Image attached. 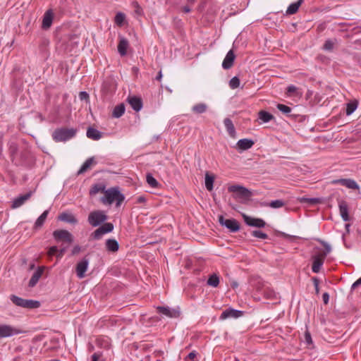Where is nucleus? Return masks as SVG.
<instances>
[{"label": "nucleus", "mask_w": 361, "mask_h": 361, "mask_svg": "<svg viewBox=\"0 0 361 361\" xmlns=\"http://www.w3.org/2000/svg\"><path fill=\"white\" fill-rule=\"evenodd\" d=\"M114 230V225L113 224L108 222L102 225V226L99 227L97 229H96L92 234L91 238L93 240H100L102 236L106 234L111 233Z\"/></svg>", "instance_id": "0eeeda50"}, {"label": "nucleus", "mask_w": 361, "mask_h": 361, "mask_svg": "<svg viewBox=\"0 0 361 361\" xmlns=\"http://www.w3.org/2000/svg\"><path fill=\"white\" fill-rule=\"evenodd\" d=\"M58 219L59 221L69 223L71 224H75L78 223V220L75 217V216L73 214L68 212H62L59 215Z\"/></svg>", "instance_id": "412c9836"}, {"label": "nucleus", "mask_w": 361, "mask_h": 361, "mask_svg": "<svg viewBox=\"0 0 361 361\" xmlns=\"http://www.w3.org/2000/svg\"><path fill=\"white\" fill-rule=\"evenodd\" d=\"M361 285V277L355 281L351 286V290L355 289L358 286Z\"/></svg>", "instance_id": "052dcab7"}, {"label": "nucleus", "mask_w": 361, "mask_h": 361, "mask_svg": "<svg viewBox=\"0 0 361 361\" xmlns=\"http://www.w3.org/2000/svg\"><path fill=\"white\" fill-rule=\"evenodd\" d=\"M53 237L56 242L63 241L68 244L73 242V235L64 229L55 230L53 232Z\"/></svg>", "instance_id": "423d86ee"}, {"label": "nucleus", "mask_w": 361, "mask_h": 361, "mask_svg": "<svg viewBox=\"0 0 361 361\" xmlns=\"http://www.w3.org/2000/svg\"><path fill=\"white\" fill-rule=\"evenodd\" d=\"M276 107L280 111L287 116H288L289 114L292 111V109L290 106L283 104H278Z\"/></svg>", "instance_id": "37998d69"}, {"label": "nucleus", "mask_w": 361, "mask_h": 361, "mask_svg": "<svg viewBox=\"0 0 361 361\" xmlns=\"http://www.w3.org/2000/svg\"><path fill=\"white\" fill-rule=\"evenodd\" d=\"M307 202L310 204L314 205L320 202V200L319 198L312 197L306 199Z\"/></svg>", "instance_id": "8fccbe9b"}, {"label": "nucleus", "mask_w": 361, "mask_h": 361, "mask_svg": "<svg viewBox=\"0 0 361 361\" xmlns=\"http://www.w3.org/2000/svg\"><path fill=\"white\" fill-rule=\"evenodd\" d=\"M102 353H100V352H97V353H94L92 355V361H98L99 359L100 358V357L102 356Z\"/></svg>", "instance_id": "6e6d98bb"}, {"label": "nucleus", "mask_w": 361, "mask_h": 361, "mask_svg": "<svg viewBox=\"0 0 361 361\" xmlns=\"http://www.w3.org/2000/svg\"><path fill=\"white\" fill-rule=\"evenodd\" d=\"M129 43L127 39L123 37H119V42L118 44V51L121 56H124L127 54Z\"/></svg>", "instance_id": "4be33fe9"}, {"label": "nucleus", "mask_w": 361, "mask_h": 361, "mask_svg": "<svg viewBox=\"0 0 361 361\" xmlns=\"http://www.w3.org/2000/svg\"><path fill=\"white\" fill-rule=\"evenodd\" d=\"M105 186L102 184H94L92 185L90 190V194L91 195H94L99 192H104Z\"/></svg>", "instance_id": "e433bc0d"}, {"label": "nucleus", "mask_w": 361, "mask_h": 361, "mask_svg": "<svg viewBox=\"0 0 361 361\" xmlns=\"http://www.w3.org/2000/svg\"><path fill=\"white\" fill-rule=\"evenodd\" d=\"M229 192L233 193L235 198L248 200L252 196L251 190L240 185H232L228 188Z\"/></svg>", "instance_id": "20e7f679"}, {"label": "nucleus", "mask_w": 361, "mask_h": 361, "mask_svg": "<svg viewBox=\"0 0 361 361\" xmlns=\"http://www.w3.org/2000/svg\"><path fill=\"white\" fill-rule=\"evenodd\" d=\"M49 212V209L44 211L43 213L37 219L33 226L34 230H39L42 227L47 218Z\"/></svg>", "instance_id": "393cba45"}, {"label": "nucleus", "mask_w": 361, "mask_h": 361, "mask_svg": "<svg viewBox=\"0 0 361 361\" xmlns=\"http://www.w3.org/2000/svg\"><path fill=\"white\" fill-rule=\"evenodd\" d=\"M263 292H264V295L266 298L270 299V300L276 298V293L273 290L264 289L263 290Z\"/></svg>", "instance_id": "49530a36"}, {"label": "nucleus", "mask_w": 361, "mask_h": 361, "mask_svg": "<svg viewBox=\"0 0 361 361\" xmlns=\"http://www.w3.org/2000/svg\"><path fill=\"white\" fill-rule=\"evenodd\" d=\"M322 300L324 304H328L329 301V295L328 293H324L322 295Z\"/></svg>", "instance_id": "bf43d9fd"}, {"label": "nucleus", "mask_w": 361, "mask_h": 361, "mask_svg": "<svg viewBox=\"0 0 361 361\" xmlns=\"http://www.w3.org/2000/svg\"><path fill=\"white\" fill-rule=\"evenodd\" d=\"M207 105L205 103H198L192 107V111L195 114H203L207 110Z\"/></svg>", "instance_id": "473e14b6"}, {"label": "nucleus", "mask_w": 361, "mask_h": 361, "mask_svg": "<svg viewBox=\"0 0 361 361\" xmlns=\"http://www.w3.org/2000/svg\"><path fill=\"white\" fill-rule=\"evenodd\" d=\"M345 187L349 188V189H359V185L357 183V182L353 179L350 178H346L345 181Z\"/></svg>", "instance_id": "58836bf2"}, {"label": "nucleus", "mask_w": 361, "mask_h": 361, "mask_svg": "<svg viewBox=\"0 0 361 361\" xmlns=\"http://www.w3.org/2000/svg\"><path fill=\"white\" fill-rule=\"evenodd\" d=\"M146 180L147 183L154 188H156L159 185L158 181L153 177L150 173L147 174Z\"/></svg>", "instance_id": "a19ab883"}, {"label": "nucleus", "mask_w": 361, "mask_h": 361, "mask_svg": "<svg viewBox=\"0 0 361 361\" xmlns=\"http://www.w3.org/2000/svg\"><path fill=\"white\" fill-rule=\"evenodd\" d=\"M126 111V107L123 103L119 104L116 106L112 112V116L116 118L121 117Z\"/></svg>", "instance_id": "c756f323"}, {"label": "nucleus", "mask_w": 361, "mask_h": 361, "mask_svg": "<svg viewBox=\"0 0 361 361\" xmlns=\"http://www.w3.org/2000/svg\"><path fill=\"white\" fill-rule=\"evenodd\" d=\"M157 312L169 318H176L179 317L178 310L170 308L169 307L159 306L157 307Z\"/></svg>", "instance_id": "f8f14e48"}, {"label": "nucleus", "mask_w": 361, "mask_h": 361, "mask_svg": "<svg viewBox=\"0 0 361 361\" xmlns=\"http://www.w3.org/2000/svg\"><path fill=\"white\" fill-rule=\"evenodd\" d=\"M305 342H306L307 344H311V343H312V337H311V335H310V332L306 331V332L305 333Z\"/></svg>", "instance_id": "5fc2aeb1"}, {"label": "nucleus", "mask_w": 361, "mask_h": 361, "mask_svg": "<svg viewBox=\"0 0 361 361\" xmlns=\"http://www.w3.org/2000/svg\"><path fill=\"white\" fill-rule=\"evenodd\" d=\"M297 90V87L293 85L288 86L287 87V93L293 94Z\"/></svg>", "instance_id": "4d7b16f0"}, {"label": "nucleus", "mask_w": 361, "mask_h": 361, "mask_svg": "<svg viewBox=\"0 0 361 361\" xmlns=\"http://www.w3.org/2000/svg\"><path fill=\"white\" fill-rule=\"evenodd\" d=\"M10 300L16 306L29 310L36 309L40 306V303L37 300L24 299L16 295H11Z\"/></svg>", "instance_id": "7ed1b4c3"}, {"label": "nucleus", "mask_w": 361, "mask_h": 361, "mask_svg": "<svg viewBox=\"0 0 361 361\" xmlns=\"http://www.w3.org/2000/svg\"><path fill=\"white\" fill-rule=\"evenodd\" d=\"M162 72L161 71H159L157 73V75L156 77V80H159V81H161V78H162Z\"/></svg>", "instance_id": "0e129e2a"}, {"label": "nucleus", "mask_w": 361, "mask_h": 361, "mask_svg": "<svg viewBox=\"0 0 361 361\" xmlns=\"http://www.w3.org/2000/svg\"><path fill=\"white\" fill-rule=\"evenodd\" d=\"M220 279L218 274L214 273L210 274L207 281V285L213 288H216L219 285Z\"/></svg>", "instance_id": "7c9ffc66"}, {"label": "nucleus", "mask_w": 361, "mask_h": 361, "mask_svg": "<svg viewBox=\"0 0 361 361\" xmlns=\"http://www.w3.org/2000/svg\"><path fill=\"white\" fill-rule=\"evenodd\" d=\"M58 252V247L56 245L51 246L49 248L47 254L49 257L56 255Z\"/></svg>", "instance_id": "de8ad7c7"}, {"label": "nucleus", "mask_w": 361, "mask_h": 361, "mask_svg": "<svg viewBox=\"0 0 361 361\" xmlns=\"http://www.w3.org/2000/svg\"><path fill=\"white\" fill-rule=\"evenodd\" d=\"M214 177L213 176H210L208 173L205 175V187L207 190L212 191L214 188Z\"/></svg>", "instance_id": "f704fd0d"}, {"label": "nucleus", "mask_w": 361, "mask_h": 361, "mask_svg": "<svg viewBox=\"0 0 361 361\" xmlns=\"http://www.w3.org/2000/svg\"><path fill=\"white\" fill-rule=\"evenodd\" d=\"M108 219L105 212L102 210H96L89 214L87 221L93 227L98 226Z\"/></svg>", "instance_id": "39448f33"}, {"label": "nucleus", "mask_w": 361, "mask_h": 361, "mask_svg": "<svg viewBox=\"0 0 361 361\" xmlns=\"http://www.w3.org/2000/svg\"><path fill=\"white\" fill-rule=\"evenodd\" d=\"M357 108V102L356 100L348 102L346 105L345 114L348 116L351 115Z\"/></svg>", "instance_id": "c9c22d12"}, {"label": "nucleus", "mask_w": 361, "mask_h": 361, "mask_svg": "<svg viewBox=\"0 0 361 361\" xmlns=\"http://www.w3.org/2000/svg\"><path fill=\"white\" fill-rule=\"evenodd\" d=\"M126 20V15L123 13L118 12L115 16L114 22L118 26H122Z\"/></svg>", "instance_id": "4c0bfd02"}, {"label": "nucleus", "mask_w": 361, "mask_h": 361, "mask_svg": "<svg viewBox=\"0 0 361 361\" xmlns=\"http://www.w3.org/2000/svg\"><path fill=\"white\" fill-rule=\"evenodd\" d=\"M77 133L75 128H56L52 133L53 140L56 142H66L73 138Z\"/></svg>", "instance_id": "f03ea898"}, {"label": "nucleus", "mask_w": 361, "mask_h": 361, "mask_svg": "<svg viewBox=\"0 0 361 361\" xmlns=\"http://www.w3.org/2000/svg\"><path fill=\"white\" fill-rule=\"evenodd\" d=\"M312 281H313L314 286L315 288V293H316V294L318 295L319 293V281L317 277H313Z\"/></svg>", "instance_id": "09e8293b"}, {"label": "nucleus", "mask_w": 361, "mask_h": 361, "mask_svg": "<svg viewBox=\"0 0 361 361\" xmlns=\"http://www.w3.org/2000/svg\"><path fill=\"white\" fill-rule=\"evenodd\" d=\"M197 354L195 351H192V352H190L187 357H186V360H193L195 357H196Z\"/></svg>", "instance_id": "680f3d73"}, {"label": "nucleus", "mask_w": 361, "mask_h": 361, "mask_svg": "<svg viewBox=\"0 0 361 361\" xmlns=\"http://www.w3.org/2000/svg\"><path fill=\"white\" fill-rule=\"evenodd\" d=\"M242 216L244 222L249 226L260 228H264L266 226V222L262 219L255 218L245 214H243Z\"/></svg>", "instance_id": "9d476101"}, {"label": "nucleus", "mask_w": 361, "mask_h": 361, "mask_svg": "<svg viewBox=\"0 0 361 361\" xmlns=\"http://www.w3.org/2000/svg\"><path fill=\"white\" fill-rule=\"evenodd\" d=\"M338 208L340 215L344 221H348L350 216L348 214V204L345 200H340L338 202Z\"/></svg>", "instance_id": "a211bd4d"}, {"label": "nucleus", "mask_w": 361, "mask_h": 361, "mask_svg": "<svg viewBox=\"0 0 361 361\" xmlns=\"http://www.w3.org/2000/svg\"><path fill=\"white\" fill-rule=\"evenodd\" d=\"M86 135L91 140H99L102 137V133L94 128L89 127L87 130Z\"/></svg>", "instance_id": "b1692460"}, {"label": "nucleus", "mask_w": 361, "mask_h": 361, "mask_svg": "<svg viewBox=\"0 0 361 361\" xmlns=\"http://www.w3.org/2000/svg\"><path fill=\"white\" fill-rule=\"evenodd\" d=\"M54 13L51 9L47 10L42 18V28L48 30L52 25Z\"/></svg>", "instance_id": "4468645a"}, {"label": "nucleus", "mask_w": 361, "mask_h": 361, "mask_svg": "<svg viewBox=\"0 0 361 361\" xmlns=\"http://www.w3.org/2000/svg\"><path fill=\"white\" fill-rule=\"evenodd\" d=\"M127 100L134 111L137 112L142 109L143 104L140 97L136 96L128 97Z\"/></svg>", "instance_id": "f3484780"}, {"label": "nucleus", "mask_w": 361, "mask_h": 361, "mask_svg": "<svg viewBox=\"0 0 361 361\" xmlns=\"http://www.w3.org/2000/svg\"><path fill=\"white\" fill-rule=\"evenodd\" d=\"M22 330L8 324L0 325V338L11 337L20 334Z\"/></svg>", "instance_id": "1a4fd4ad"}, {"label": "nucleus", "mask_w": 361, "mask_h": 361, "mask_svg": "<svg viewBox=\"0 0 361 361\" xmlns=\"http://www.w3.org/2000/svg\"><path fill=\"white\" fill-rule=\"evenodd\" d=\"M243 312L233 308H228L222 312L220 316L221 319L227 318H238L242 316Z\"/></svg>", "instance_id": "2eb2a0df"}, {"label": "nucleus", "mask_w": 361, "mask_h": 361, "mask_svg": "<svg viewBox=\"0 0 361 361\" xmlns=\"http://www.w3.org/2000/svg\"><path fill=\"white\" fill-rule=\"evenodd\" d=\"M97 164V161H95L94 157H92L88 158L83 163V164L82 165V166L80 167V169L78 171V174H82V173H85V171H87L90 168V166L92 164Z\"/></svg>", "instance_id": "cd10ccee"}, {"label": "nucleus", "mask_w": 361, "mask_h": 361, "mask_svg": "<svg viewBox=\"0 0 361 361\" xmlns=\"http://www.w3.org/2000/svg\"><path fill=\"white\" fill-rule=\"evenodd\" d=\"M224 124L228 135L231 137H234L235 135V130L233 121L229 118H226L224 120Z\"/></svg>", "instance_id": "c85d7f7f"}, {"label": "nucleus", "mask_w": 361, "mask_h": 361, "mask_svg": "<svg viewBox=\"0 0 361 361\" xmlns=\"http://www.w3.org/2000/svg\"><path fill=\"white\" fill-rule=\"evenodd\" d=\"M66 247H61V249H58V252H57V255H56V257L58 259H61L64 253L66 252Z\"/></svg>", "instance_id": "864d4df0"}, {"label": "nucleus", "mask_w": 361, "mask_h": 361, "mask_svg": "<svg viewBox=\"0 0 361 361\" xmlns=\"http://www.w3.org/2000/svg\"><path fill=\"white\" fill-rule=\"evenodd\" d=\"M251 235H252V236H253L255 238H260V239H263V240L268 238V235L267 233H265L261 231H259V230H255V231H252Z\"/></svg>", "instance_id": "c03bdc74"}, {"label": "nucleus", "mask_w": 361, "mask_h": 361, "mask_svg": "<svg viewBox=\"0 0 361 361\" xmlns=\"http://www.w3.org/2000/svg\"><path fill=\"white\" fill-rule=\"evenodd\" d=\"M345 179L346 178L335 179L331 181V183L334 185H341L344 186Z\"/></svg>", "instance_id": "3c124183"}, {"label": "nucleus", "mask_w": 361, "mask_h": 361, "mask_svg": "<svg viewBox=\"0 0 361 361\" xmlns=\"http://www.w3.org/2000/svg\"><path fill=\"white\" fill-rule=\"evenodd\" d=\"M183 11L185 12V13H189L191 9L189 6H185L183 8Z\"/></svg>", "instance_id": "69168bd1"}, {"label": "nucleus", "mask_w": 361, "mask_h": 361, "mask_svg": "<svg viewBox=\"0 0 361 361\" xmlns=\"http://www.w3.org/2000/svg\"><path fill=\"white\" fill-rule=\"evenodd\" d=\"M262 206L270 207L274 209H279L283 207L285 205V202L282 200H275L270 202H264L261 204Z\"/></svg>", "instance_id": "2f4dec72"}, {"label": "nucleus", "mask_w": 361, "mask_h": 361, "mask_svg": "<svg viewBox=\"0 0 361 361\" xmlns=\"http://www.w3.org/2000/svg\"><path fill=\"white\" fill-rule=\"evenodd\" d=\"M324 259L321 256H314L313 257L312 270L314 273H319L324 264Z\"/></svg>", "instance_id": "5701e85b"}, {"label": "nucleus", "mask_w": 361, "mask_h": 361, "mask_svg": "<svg viewBox=\"0 0 361 361\" xmlns=\"http://www.w3.org/2000/svg\"><path fill=\"white\" fill-rule=\"evenodd\" d=\"M79 98L80 100H87L89 99V94L85 91H82L79 93Z\"/></svg>", "instance_id": "603ef678"}, {"label": "nucleus", "mask_w": 361, "mask_h": 361, "mask_svg": "<svg viewBox=\"0 0 361 361\" xmlns=\"http://www.w3.org/2000/svg\"><path fill=\"white\" fill-rule=\"evenodd\" d=\"M146 202V197L144 195H140L137 197L136 199V203L137 204H142Z\"/></svg>", "instance_id": "13d9d810"}, {"label": "nucleus", "mask_w": 361, "mask_h": 361, "mask_svg": "<svg viewBox=\"0 0 361 361\" xmlns=\"http://www.w3.org/2000/svg\"><path fill=\"white\" fill-rule=\"evenodd\" d=\"M349 227H350V225H349V224H346V225H345V228H346V229H347V230H348V228H349Z\"/></svg>", "instance_id": "774afa93"}, {"label": "nucleus", "mask_w": 361, "mask_h": 361, "mask_svg": "<svg viewBox=\"0 0 361 361\" xmlns=\"http://www.w3.org/2000/svg\"><path fill=\"white\" fill-rule=\"evenodd\" d=\"M18 145L15 142H11L9 143L8 146V151L10 156L11 157V159L13 160L15 159V156L18 152Z\"/></svg>", "instance_id": "ea45409f"}, {"label": "nucleus", "mask_w": 361, "mask_h": 361, "mask_svg": "<svg viewBox=\"0 0 361 361\" xmlns=\"http://www.w3.org/2000/svg\"><path fill=\"white\" fill-rule=\"evenodd\" d=\"M255 144L252 139L243 138L237 142V147L240 151H245L250 149Z\"/></svg>", "instance_id": "6ab92c4d"}, {"label": "nucleus", "mask_w": 361, "mask_h": 361, "mask_svg": "<svg viewBox=\"0 0 361 361\" xmlns=\"http://www.w3.org/2000/svg\"><path fill=\"white\" fill-rule=\"evenodd\" d=\"M125 196L117 187L111 188L104 191V195L101 198V202L104 204H111L116 202V207L121 206Z\"/></svg>", "instance_id": "f257e3e1"}, {"label": "nucleus", "mask_w": 361, "mask_h": 361, "mask_svg": "<svg viewBox=\"0 0 361 361\" xmlns=\"http://www.w3.org/2000/svg\"><path fill=\"white\" fill-rule=\"evenodd\" d=\"M240 85V80L237 76L232 78L229 81V86L231 89H235Z\"/></svg>", "instance_id": "a18cd8bd"}, {"label": "nucleus", "mask_w": 361, "mask_h": 361, "mask_svg": "<svg viewBox=\"0 0 361 361\" xmlns=\"http://www.w3.org/2000/svg\"><path fill=\"white\" fill-rule=\"evenodd\" d=\"M305 0H298L295 2L290 4L286 10L287 15H293L295 14L299 9L300 6L304 2Z\"/></svg>", "instance_id": "bb28decb"}, {"label": "nucleus", "mask_w": 361, "mask_h": 361, "mask_svg": "<svg viewBox=\"0 0 361 361\" xmlns=\"http://www.w3.org/2000/svg\"><path fill=\"white\" fill-rule=\"evenodd\" d=\"M93 349H94V346L93 345H90V350H92Z\"/></svg>", "instance_id": "338daca9"}, {"label": "nucleus", "mask_w": 361, "mask_h": 361, "mask_svg": "<svg viewBox=\"0 0 361 361\" xmlns=\"http://www.w3.org/2000/svg\"><path fill=\"white\" fill-rule=\"evenodd\" d=\"M44 271V267H39L37 270L33 273L31 279H30V281L28 283V286L30 288L34 287L37 282L39 281V279L41 278L42 274Z\"/></svg>", "instance_id": "aec40b11"}, {"label": "nucleus", "mask_w": 361, "mask_h": 361, "mask_svg": "<svg viewBox=\"0 0 361 361\" xmlns=\"http://www.w3.org/2000/svg\"><path fill=\"white\" fill-rule=\"evenodd\" d=\"M235 58V56L233 51L232 49L229 50L227 52V54L223 61V63H222L223 68L225 70L230 69L233 65Z\"/></svg>", "instance_id": "dca6fc26"}, {"label": "nucleus", "mask_w": 361, "mask_h": 361, "mask_svg": "<svg viewBox=\"0 0 361 361\" xmlns=\"http://www.w3.org/2000/svg\"><path fill=\"white\" fill-rule=\"evenodd\" d=\"M106 249L111 252H116L119 249V244L118 241L113 238H109L105 243Z\"/></svg>", "instance_id": "a878e982"}, {"label": "nucleus", "mask_w": 361, "mask_h": 361, "mask_svg": "<svg viewBox=\"0 0 361 361\" xmlns=\"http://www.w3.org/2000/svg\"><path fill=\"white\" fill-rule=\"evenodd\" d=\"M219 222L221 226L227 228L231 232L235 233L240 230V225L234 219H225L222 215L219 216Z\"/></svg>", "instance_id": "6e6552de"}, {"label": "nucleus", "mask_w": 361, "mask_h": 361, "mask_svg": "<svg viewBox=\"0 0 361 361\" xmlns=\"http://www.w3.org/2000/svg\"><path fill=\"white\" fill-rule=\"evenodd\" d=\"M89 265V259L87 257H83L80 262H78L76 265V274L79 279H83L85 277V274L87 270Z\"/></svg>", "instance_id": "9b49d317"}, {"label": "nucleus", "mask_w": 361, "mask_h": 361, "mask_svg": "<svg viewBox=\"0 0 361 361\" xmlns=\"http://www.w3.org/2000/svg\"><path fill=\"white\" fill-rule=\"evenodd\" d=\"M80 251V247L79 245H75L73 247L72 250V255L78 254Z\"/></svg>", "instance_id": "e2e57ef3"}, {"label": "nucleus", "mask_w": 361, "mask_h": 361, "mask_svg": "<svg viewBox=\"0 0 361 361\" xmlns=\"http://www.w3.org/2000/svg\"><path fill=\"white\" fill-rule=\"evenodd\" d=\"M336 41V39H335L334 41H333L332 39H328L325 41L324 44V46H323V49L326 51H331L333 50L334 49V44H335V42Z\"/></svg>", "instance_id": "79ce46f5"}, {"label": "nucleus", "mask_w": 361, "mask_h": 361, "mask_svg": "<svg viewBox=\"0 0 361 361\" xmlns=\"http://www.w3.org/2000/svg\"><path fill=\"white\" fill-rule=\"evenodd\" d=\"M33 192L30 191L24 195H20L19 197L15 198L12 202L11 208L17 209L23 205L25 202L30 198Z\"/></svg>", "instance_id": "ddd939ff"}, {"label": "nucleus", "mask_w": 361, "mask_h": 361, "mask_svg": "<svg viewBox=\"0 0 361 361\" xmlns=\"http://www.w3.org/2000/svg\"><path fill=\"white\" fill-rule=\"evenodd\" d=\"M273 118V115L266 111H260L259 112V119L261 120L262 123H268Z\"/></svg>", "instance_id": "72a5a7b5"}]
</instances>
